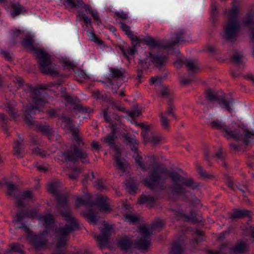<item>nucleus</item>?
I'll return each instance as SVG.
<instances>
[{"label": "nucleus", "instance_id": "obj_1", "mask_svg": "<svg viewBox=\"0 0 254 254\" xmlns=\"http://www.w3.org/2000/svg\"><path fill=\"white\" fill-rule=\"evenodd\" d=\"M212 127L221 130L224 135L229 138L235 140H242L246 145L251 144L254 141V131H250L246 128L241 129V134L232 130L231 127H226L224 123L219 120L208 121Z\"/></svg>", "mask_w": 254, "mask_h": 254}, {"label": "nucleus", "instance_id": "obj_2", "mask_svg": "<svg viewBox=\"0 0 254 254\" xmlns=\"http://www.w3.org/2000/svg\"><path fill=\"white\" fill-rule=\"evenodd\" d=\"M238 13V8L236 6H233L227 13L229 20L222 36L224 39L231 41L234 39L240 24L237 19Z\"/></svg>", "mask_w": 254, "mask_h": 254}, {"label": "nucleus", "instance_id": "obj_3", "mask_svg": "<svg viewBox=\"0 0 254 254\" xmlns=\"http://www.w3.org/2000/svg\"><path fill=\"white\" fill-rule=\"evenodd\" d=\"M36 54L38 58L40 70L42 72L52 76L58 74V67L52 63L48 55L41 50L37 51Z\"/></svg>", "mask_w": 254, "mask_h": 254}, {"label": "nucleus", "instance_id": "obj_4", "mask_svg": "<svg viewBox=\"0 0 254 254\" xmlns=\"http://www.w3.org/2000/svg\"><path fill=\"white\" fill-rule=\"evenodd\" d=\"M36 54L38 58L40 70L42 72L52 76L58 74V67L52 63L48 55L41 50L37 51Z\"/></svg>", "mask_w": 254, "mask_h": 254}, {"label": "nucleus", "instance_id": "obj_5", "mask_svg": "<svg viewBox=\"0 0 254 254\" xmlns=\"http://www.w3.org/2000/svg\"><path fill=\"white\" fill-rule=\"evenodd\" d=\"M31 97L33 104L27 107L26 112L28 113H35L36 110L43 107L47 103L44 98V94L38 89H34L32 91Z\"/></svg>", "mask_w": 254, "mask_h": 254}, {"label": "nucleus", "instance_id": "obj_6", "mask_svg": "<svg viewBox=\"0 0 254 254\" xmlns=\"http://www.w3.org/2000/svg\"><path fill=\"white\" fill-rule=\"evenodd\" d=\"M63 215L64 217L65 220L67 221L69 224L66 225L65 228L61 229L58 232V236L60 237V241H62L61 244L60 242H59L58 244V247L64 245L65 242V236L72 230L73 227L75 225L74 218L69 211L65 213H64Z\"/></svg>", "mask_w": 254, "mask_h": 254}, {"label": "nucleus", "instance_id": "obj_7", "mask_svg": "<svg viewBox=\"0 0 254 254\" xmlns=\"http://www.w3.org/2000/svg\"><path fill=\"white\" fill-rule=\"evenodd\" d=\"M207 97L208 99L207 104L209 107H211L216 103H218L219 104L221 108L224 109L229 112L232 110L234 104V100L232 98L229 100L223 99L218 100L216 99L215 95L209 91L207 93Z\"/></svg>", "mask_w": 254, "mask_h": 254}, {"label": "nucleus", "instance_id": "obj_8", "mask_svg": "<svg viewBox=\"0 0 254 254\" xmlns=\"http://www.w3.org/2000/svg\"><path fill=\"white\" fill-rule=\"evenodd\" d=\"M152 228L142 226L139 229L141 238L136 242L137 246L140 249L146 250L149 246V236Z\"/></svg>", "mask_w": 254, "mask_h": 254}, {"label": "nucleus", "instance_id": "obj_9", "mask_svg": "<svg viewBox=\"0 0 254 254\" xmlns=\"http://www.w3.org/2000/svg\"><path fill=\"white\" fill-rule=\"evenodd\" d=\"M61 159L64 161H75L77 159H80L82 162L86 163L87 161V154L78 149L74 150L72 153L68 154L62 153L61 155Z\"/></svg>", "mask_w": 254, "mask_h": 254}, {"label": "nucleus", "instance_id": "obj_10", "mask_svg": "<svg viewBox=\"0 0 254 254\" xmlns=\"http://www.w3.org/2000/svg\"><path fill=\"white\" fill-rule=\"evenodd\" d=\"M165 180V178L159 173L158 169H156L150 172V177L145 179L143 180V183L146 186L152 187L164 182Z\"/></svg>", "mask_w": 254, "mask_h": 254}, {"label": "nucleus", "instance_id": "obj_11", "mask_svg": "<svg viewBox=\"0 0 254 254\" xmlns=\"http://www.w3.org/2000/svg\"><path fill=\"white\" fill-rule=\"evenodd\" d=\"M99 228L101 232V236L96 238V241L101 245L104 247L107 244V236L110 234L112 231V227L110 226L106 222L101 221L99 224Z\"/></svg>", "mask_w": 254, "mask_h": 254}, {"label": "nucleus", "instance_id": "obj_12", "mask_svg": "<svg viewBox=\"0 0 254 254\" xmlns=\"http://www.w3.org/2000/svg\"><path fill=\"white\" fill-rule=\"evenodd\" d=\"M171 178L175 183H181L182 184L189 187L194 189L197 187V185H193L191 179L187 181L185 180L175 171H172L169 174Z\"/></svg>", "mask_w": 254, "mask_h": 254}, {"label": "nucleus", "instance_id": "obj_13", "mask_svg": "<svg viewBox=\"0 0 254 254\" xmlns=\"http://www.w3.org/2000/svg\"><path fill=\"white\" fill-rule=\"evenodd\" d=\"M165 60V57H155L150 54L148 58L145 60H140V64L143 68H147L148 65H145L144 64H146L149 61L154 63L156 65H160L163 64Z\"/></svg>", "mask_w": 254, "mask_h": 254}, {"label": "nucleus", "instance_id": "obj_14", "mask_svg": "<svg viewBox=\"0 0 254 254\" xmlns=\"http://www.w3.org/2000/svg\"><path fill=\"white\" fill-rule=\"evenodd\" d=\"M115 152V165L116 167L121 170H123L125 166V163L124 160L121 159L120 157V152L117 149H114Z\"/></svg>", "mask_w": 254, "mask_h": 254}, {"label": "nucleus", "instance_id": "obj_15", "mask_svg": "<svg viewBox=\"0 0 254 254\" xmlns=\"http://www.w3.org/2000/svg\"><path fill=\"white\" fill-rule=\"evenodd\" d=\"M131 243L130 239L127 236L121 238L118 241L119 246L123 250H127Z\"/></svg>", "mask_w": 254, "mask_h": 254}, {"label": "nucleus", "instance_id": "obj_16", "mask_svg": "<svg viewBox=\"0 0 254 254\" xmlns=\"http://www.w3.org/2000/svg\"><path fill=\"white\" fill-rule=\"evenodd\" d=\"M68 5L71 7H74L79 6L83 8L85 10H89V6L84 3L81 0H76V2L73 0H65Z\"/></svg>", "mask_w": 254, "mask_h": 254}, {"label": "nucleus", "instance_id": "obj_17", "mask_svg": "<svg viewBox=\"0 0 254 254\" xmlns=\"http://www.w3.org/2000/svg\"><path fill=\"white\" fill-rule=\"evenodd\" d=\"M250 212L245 209H236L231 214V217L232 218H240L245 216H249Z\"/></svg>", "mask_w": 254, "mask_h": 254}, {"label": "nucleus", "instance_id": "obj_18", "mask_svg": "<svg viewBox=\"0 0 254 254\" xmlns=\"http://www.w3.org/2000/svg\"><path fill=\"white\" fill-rule=\"evenodd\" d=\"M248 249L247 245L245 243L241 242L238 244L233 250V253L239 254L245 252Z\"/></svg>", "mask_w": 254, "mask_h": 254}, {"label": "nucleus", "instance_id": "obj_19", "mask_svg": "<svg viewBox=\"0 0 254 254\" xmlns=\"http://www.w3.org/2000/svg\"><path fill=\"white\" fill-rule=\"evenodd\" d=\"M39 219L41 223L43 225H49L51 224L53 220V217L51 215L49 214L45 216H40Z\"/></svg>", "mask_w": 254, "mask_h": 254}, {"label": "nucleus", "instance_id": "obj_20", "mask_svg": "<svg viewBox=\"0 0 254 254\" xmlns=\"http://www.w3.org/2000/svg\"><path fill=\"white\" fill-rule=\"evenodd\" d=\"M186 64L187 67L192 71H196L198 68L196 62L194 60H188L186 61Z\"/></svg>", "mask_w": 254, "mask_h": 254}, {"label": "nucleus", "instance_id": "obj_21", "mask_svg": "<svg viewBox=\"0 0 254 254\" xmlns=\"http://www.w3.org/2000/svg\"><path fill=\"white\" fill-rule=\"evenodd\" d=\"M184 41L183 33L176 34L172 37V41L170 45L176 44Z\"/></svg>", "mask_w": 254, "mask_h": 254}, {"label": "nucleus", "instance_id": "obj_22", "mask_svg": "<svg viewBox=\"0 0 254 254\" xmlns=\"http://www.w3.org/2000/svg\"><path fill=\"white\" fill-rule=\"evenodd\" d=\"M13 82L15 84L16 88H13L12 89H11L10 90L13 92H14L17 90V89L19 88L22 85L23 80L20 77H15L13 79Z\"/></svg>", "mask_w": 254, "mask_h": 254}, {"label": "nucleus", "instance_id": "obj_23", "mask_svg": "<svg viewBox=\"0 0 254 254\" xmlns=\"http://www.w3.org/2000/svg\"><path fill=\"white\" fill-rule=\"evenodd\" d=\"M138 220V217L133 215L128 214L126 215L125 217V221L129 224L135 223L137 222Z\"/></svg>", "mask_w": 254, "mask_h": 254}, {"label": "nucleus", "instance_id": "obj_24", "mask_svg": "<svg viewBox=\"0 0 254 254\" xmlns=\"http://www.w3.org/2000/svg\"><path fill=\"white\" fill-rule=\"evenodd\" d=\"M132 42V45L134 48H136L137 47L140 46V44L141 42V39H139L137 37L134 36L133 35L129 37Z\"/></svg>", "mask_w": 254, "mask_h": 254}, {"label": "nucleus", "instance_id": "obj_25", "mask_svg": "<svg viewBox=\"0 0 254 254\" xmlns=\"http://www.w3.org/2000/svg\"><path fill=\"white\" fill-rule=\"evenodd\" d=\"M120 26L122 29L129 37L133 35L132 31L130 30V27L125 23L121 22Z\"/></svg>", "mask_w": 254, "mask_h": 254}, {"label": "nucleus", "instance_id": "obj_26", "mask_svg": "<svg viewBox=\"0 0 254 254\" xmlns=\"http://www.w3.org/2000/svg\"><path fill=\"white\" fill-rule=\"evenodd\" d=\"M62 126L65 128L70 129L72 127V122L70 119L64 118L62 120Z\"/></svg>", "mask_w": 254, "mask_h": 254}, {"label": "nucleus", "instance_id": "obj_27", "mask_svg": "<svg viewBox=\"0 0 254 254\" xmlns=\"http://www.w3.org/2000/svg\"><path fill=\"white\" fill-rule=\"evenodd\" d=\"M115 137V136L113 134L112 135H108L106 137L103 138V141H104L105 143L111 145L113 144L114 139Z\"/></svg>", "mask_w": 254, "mask_h": 254}, {"label": "nucleus", "instance_id": "obj_28", "mask_svg": "<svg viewBox=\"0 0 254 254\" xmlns=\"http://www.w3.org/2000/svg\"><path fill=\"white\" fill-rule=\"evenodd\" d=\"M111 72L112 73V76L113 77H121L124 73V71L123 70L115 68L111 69Z\"/></svg>", "mask_w": 254, "mask_h": 254}, {"label": "nucleus", "instance_id": "obj_29", "mask_svg": "<svg viewBox=\"0 0 254 254\" xmlns=\"http://www.w3.org/2000/svg\"><path fill=\"white\" fill-rule=\"evenodd\" d=\"M10 251L18 252L21 254H22L23 253L21 246L17 244H14L11 245V250H10Z\"/></svg>", "mask_w": 254, "mask_h": 254}, {"label": "nucleus", "instance_id": "obj_30", "mask_svg": "<svg viewBox=\"0 0 254 254\" xmlns=\"http://www.w3.org/2000/svg\"><path fill=\"white\" fill-rule=\"evenodd\" d=\"M23 12V8L20 6L13 7L11 12L12 16H15Z\"/></svg>", "mask_w": 254, "mask_h": 254}, {"label": "nucleus", "instance_id": "obj_31", "mask_svg": "<svg viewBox=\"0 0 254 254\" xmlns=\"http://www.w3.org/2000/svg\"><path fill=\"white\" fill-rule=\"evenodd\" d=\"M244 59V57L241 54H236L232 57L233 61L237 64L242 62Z\"/></svg>", "mask_w": 254, "mask_h": 254}, {"label": "nucleus", "instance_id": "obj_32", "mask_svg": "<svg viewBox=\"0 0 254 254\" xmlns=\"http://www.w3.org/2000/svg\"><path fill=\"white\" fill-rule=\"evenodd\" d=\"M167 117H168L165 116V115H161V124L165 128L169 127V121Z\"/></svg>", "mask_w": 254, "mask_h": 254}, {"label": "nucleus", "instance_id": "obj_33", "mask_svg": "<svg viewBox=\"0 0 254 254\" xmlns=\"http://www.w3.org/2000/svg\"><path fill=\"white\" fill-rule=\"evenodd\" d=\"M254 16L253 15H250L247 16V17L242 21V24L249 25L252 24L253 22Z\"/></svg>", "mask_w": 254, "mask_h": 254}, {"label": "nucleus", "instance_id": "obj_34", "mask_svg": "<svg viewBox=\"0 0 254 254\" xmlns=\"http://www.w3.org/2000/svg\"><path fill=\"white\" fill-rule=\"evenodd\" d=\"M87 217L90 221L95 223L97 222V216L95 214L90 212L87 214Z\"/></svg>", "mask_w": 254, "mask_h": 254}, {"label": "nucleus", "instance_id": "obj_35", "mask_svg": "<svg viewBox=\"0 0 254 254\" xmlns=\"http://www.w3.org/2000/svg\"><path fill=\"white\" fill-rule=\"evenodd\" d=\"M33 41L31 39L26 40L24 42V46L30 50H32L33 48Z\"/></svg>", "mask_w": 254, "mask_h": 254}, {"label": "nucleus", "instance_id": "obj_36", "mask_svg": "<svg viewBox=\"0 0 254 254\" xmlns=\"http://www.w3.org/2000/svg\"><path fill=\"white\" fill-rule=\"evenodd\" d=\"M77 16L79 18H82L83 19L85 24L87 25H91V19L89 17L86 16L85 15L79 13Z\"/></svg>", "mask_w": 254, "mask_h": 254}, {"label": "nucleus", "instance_id": "obj_37", "mask_svg": "<svg viewBox=\"0 0 254 254\" xmlns=\"http://www.w3.org/2000/svg\"><path fill=\"white\" fill-rule=\"evenodd\" d=\"M86 11H89L92 15L93 18L95 20H96L97 22L100 21V17L99 16V14L98 12L96 10H91L90 8L89 7V10H85Z\"/></svg>", "mask_w": 254, "mask_h": 254}, {"label": "nucleus", "instance_id": "obj_38", "mask_svg": "<svg viewBox=\"0 0 254 254\" xmlns=\"http://www.w3.org/2000/svg\"><path fill=\"white\" fill-rule=\"evenodd\" d=\"M158 90L159 91L161 95L163 97L166 96L168 93L167 88L163 85H159Z\"/></svg>", "mask_w": 254, "mask_h": 254}, {"label": "nucleus", "instance_id": "obj_39", "mask_svg": "<svg viewBox=\"0 0 254 254\" xmlns=\"http://www.w3.org/2000/svg\"><path fill=\"white\" fill-rule=\"evenodd\" d=\"M14 149L17 154H19L22 150V145L21 143L17 142L14 146Z\"/></svg>", "mask_w": 254, "mask_h": 254}, {"label": "nucleus", "instance_id": "obj_40", "mask_svg": "<svg viewBox=\"0 0 254 254\" xmlns=\"http://www.w3.org/2000/svg\"><path fill=\"white\" fill-rule=\"evenodd\" d=\"M99 210L102 212H107L110 210V208L107 204H103L99 206Z\"/></svg>", "mask_w": 254, "mask_h": 254}, {"label": "nucleus", "instance_id": "obj_41", "mask_svg": "<svg viewBox=\"0 0 254 254\" xmlns=\"http://www.w3.org/2000/svg\"><path fill=\"white\" fill-rule=\"evenodd\" d=\"M161 81V78L158 76L152 77L150 79V83L152 84H158Z\"/></svg>", "mask_w": 254, "mask_h": 254}, {"label": "nucleus", "instance_id": "obj_42", "mask_svg": "<svg viewBox=\"0 0 254 254\" xmlns=\"http://www.w3.org/2000/svg\"><path fill=\"white\" fill-rule=\"evenodd\" d=\"M161 115H165L166 117H170L172 118H175V115L173 113V109L171 108L169 109L166 112L163 114H161Z\"/></svg>", "mask_w": 254, "mask_h": 254}, {"label": "nucleus", "instance_id": "obj_43", "mask_svg": "<svg viewBox=\"0 0 254 254\" xmlns=\"http://www.w3.org/2000/svg\"><path fill=\"white\" fill-rule=\"evenodd\" d=\"M6 188L10 192L15 190L16 186L13 184L8 183L6 184Z\"/></svg>", "mask_w": 254, "mask_h": 254}, {"label": "nucleus", "instance_id": "obj_44", "mask_svg": "<svg viewBox=\"0 0 254 254\" xmlns=\"http://www.w3.org/2000/svg\"><path fill=\"white\" fill-rule=\"evenodd\" d=\"M41 131L45 133L50 134L51 132V129L49 127L47 126H42L41 127Z\"/></svg>", "mask_w": 254, "mask_h": 254}, {"label": "nucleus", "instance_id": "obj_45", "mask_svg": "<svg viewBox=\"0 0 254 254\" xmlns=\"http://www.w3.org/2000/svg\"><path fill=\"white\" fill-rule=\"evenodd\" d=\"M34 153L35 154H39L42 156H46V153L44 151H42L40 148H37L34 150Z\"/></svg>", "mask_w": 254, "mask_h": 254}, {"label": "nucleus", "instance_id": "obj_46", "mask_svg": "<svg viewBox=\"0 0 254 254\" xmlns=\"http://www.w3.org/2000/svg\"><path fill=\"white\" fill-rule=\"evenodd\" d=\"M141 42L145 43L147 45H150L152 43V40L150 37H147L141 39Z\"/></svg>", "mask_w": 254, "mask_h": 254}, {"label": "nucleus", "instance_id": "obj_47", "mask_svg": "<svg viewBox=\"0 0 254 254\" xmlns=\"http://www.w3.org/2000/svg\"><path fill=\"white\" fill-rule=\"evenodd\" d=\"M23 214V212L21 211L19 212L18 214L16 215L15 217L14 218V222L15 223H17V222L21 221L23 219V217L21 216V214Z\"/></svg>", "mask_w": 254, "mask_h": 254}, {"label": "nucleus", "instance_id": "obj_48", "mask_svg": "<svg viewBox=\"0 0 254 254\" xmlns=\"http://www.w3.org/2000/svg\"><path fill=\"white\" fill-rule=\"evenodd\" d=\"M117 14L122 19H126L128 18L127 14L123 11L118 12Z\"/></svg>", "mask_w": 254, "mask_h": 254}, {"label": "nucleus", "instance_id": "obj_49", "mask_svg": "<svg viewBox=\"0 0 254 254\" xmlns=\"http://www.w3.org/2000/svg\"><path fill=\"white\" fill-rule=\"evenodd\" d=\"M84 203V200L82 198V197H78L77 198L75 202V204L77 207L79 206L81 204Z\"/></svg>", "mask_w": 254, "mask_h": 254}, {"label": "nucleus", "instance_id": "obj_50", "mask_svg": "<svg viewBox=\"0 0 254 254\" xmlns=\"http://www.w3.org/2000/svg\"><path fill=\"white\" fill-rule=\"evenodd\" d=\"M32 196V192L30 191H25L22 196V198L24 199L28 198Z\"/></svg>", "mask_w": 254, "mask_h": 254}, {"label": "nucleus", "instance_id": "obj_51", "mask_svg": "<svg viewBox=\"0 0 254 254\" xmlns=\"http://www.w3.org/2000/svg\"><path fill=\"white\" fill-rule=\"evenodd\" d=\"M161 139L160 136L158 135H153L152 137V141L154 143H157L160 141Z\"/></svg>", "mask_w": 254, "mask_h": 254}, {"label": "nucleus", "instance_id": "obj_52", "mask_svg": "<svg viewBox=\"0 0 254 254\" xmlns=\"http://www.w3.org/2000/svg\"><path fill=\"white\" fill-rule=\"evenodd\" d=\"M92 146L94 149L96 150H99L101 148L99 143L95 141H93L92 142Z\"/></svg>", "mask_w": 254, "mask_h": 254}, {"label": "nucleus", "instance_id": "obj_53", "mask_svg": "<svg viewBox=\"0 0 254 254\" xmlns=\"http://www.w3.org/2000/svg\"><path fill=\"white\" fill-rule=\"evenodd\" d=\"M140 113L138 111H132L130 113V115L131 117L134 118L138 116L139 115Z\"/></svg>", "mask_w": 254, "mask_h": 254}, {"label": "nucleus", "instance_id": "obj_54", "mask_svg": "<svg viewBox=\"0 0 254 254\" xmlns=\"http://www.w3.org/2000/svg\"><path fill=\"white\" fill-rule=\"evenodd\" d=\"M48 190L53 192H55L56 191L55 185L53 184H49L48 186Z\"/></svg>", "mask_w": 254, "mask_h": 254}, {"label": "nucleus", "instance_id": "obj_55", "mask_svg": "<svg viewBox=\"0 0 254 254\" xmlns=\"http://www.w3.org/2000/svg\"><path fill=\"white\" fill-rule=\"evenodd\" d=\"M147 198L146 197L142 196L139 199L138 202L140 203H144L147 201Z\"/></svg>", "mask_w": 254, "mask_h": 254}, {"label": "nucleus", "instance_id": "obj_56", "mask_svg": "<svg viewBox=\"0 0 254 254\" xmlns=\"http://www.w3.org/2000/svg\"><path fill=\"white\" fill-rule=\"evenodd\" d=\"M38 170L40 171H44V172H45L47 170V169L44 168V167H43L42 165H37V166H36Z\"/></svg>", "mask_w": 254, "mask_h": 254}, {"label": "nucleus", "instance_id": "obj_57", "mask_svg": "<svg viewBox=\"0 0 254 254\" xmlns=\"http://www.w3.org/2000/svg\"><path fill=\"white\" fill-rule=\"evenodd\" d=\"M135 52V48L133 47L132 49H130L127 50V53L129 55H132Z\"/></svg>", "mask_w": 254, "mask_h": 254}, {"label": "nucleus", "instance_id": "obj_58", "mask_svg": "<svg viewBox=\"0 0 254 254\" xmlns=\"http://www.w3.org/2000/svg\"><path fill=\"white\" fill-rule=\"evenodd\" d=\"M6 109L9 112V114H12V108L11 107H5Z\"/></svg>", "mask_w": 254, "mask_h": 254}, {"label": "nucleus", "instance_id": "obj_59", "mask_svg": "<svg viewBox=\"0 0 254 254\" xmlns=\"http://www.w3.org/2000/svg\"><path fill=\"white\" fill-rule=\"evenodd\" d=\"M104 118L107 121V122H110V119H109V117L108 116V115H107V113L106 112H105L104 113Z\"/></svg>", "mask_w": 254, "mask_h": 254}, {"label": "nucleus", "instance_id": "obj_60", "mask_svg": "<svg viewBox=\"0 0 254 254\" xmlns=\"http://www.w3.org/2000/svg\"><path fill=\"white\" fill-rule=\"evenodd\" d=\"M91 39L92 41H94L95 42H100L99 40H98L97 38L95 37V35L94 34H92V36L91 37Z\"/></svg>", "mask_w": 254, "mask_h": 254}, {"label": "nucleus", "instance_id": "obj_61", "mask_svg": "<svg viewBox=\"0 0 254 254\" xmlns=\"http://www.w3.org/2000/svg\"><path fill=\"white\" fill-rule=\"evenodd\" d=\"M197 170L202 176H205V174L202 172V170L200 167H197Z\"/></svg>", "mask_w": 254, "mask_h": 254}, {"label": "nucleus", "instance_id": "obj_62", "mask_svg": "<svg viewBox=\"0 0 254 254\" xmlns=\"http://www.w3.org/2000/svg\"><path fill=\"white\" fill-rule=\"evenodd\" d=\"M25 122L27 124H28L29 125H32V122L31 120H29L28 119H27V118H26V119H25Z\"/></svg>", "mask_w": 254, "mask_h": 254}, {"label": "nucleus", "instance_id": "obj_63", "mask_svg": "<svg viewBox=\"0 0 254 254\" xmlns=\"http://www.w3.org/2000/svg\"><path fill=\"white\" fill-rule=\"evenodd\" d=\"M135 160L137 163L140 164V162H141V158L140 156H137L135 158Z\"/></svg>", "mask_w": 254, "mask_h": 254}, {"label": "nucleus", "instance_id": "obj_64", "mask_svg": "<svg viewBox=\"0 0 254 254\" xmlns=\"http://www.w3.org/2000/svg\"><path fill=\"white\" fill-rule=\"evenodd\" d=\"M74 139L77 142H79L80 140V138L79 137V136H78L77 135H74Z\"/></svg>", "mask_w": 254, "mask_h": 254}]
</instances>
